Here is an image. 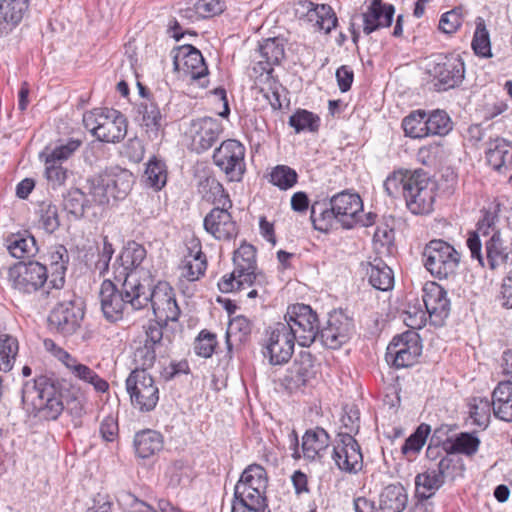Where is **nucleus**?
Segmentation results:
<instances>
[{
  "label": "nucleus",
  "instance_id": "nucleus-1",
  "mask_svg": "<svg viewBox=\"0 0 512 512\" xmlns=\"http://www.w3.org/2000/svg\"><path fill=\"white\" fill-rule=\"evenodd\" d=\"M65 387L54 375H39L26 382L22 389V401L29 413L41 420L54 421L64 411Z\"/></svg>",
  "mask_w": 512,
  "mask_h": 512
},
{
  "label": "nucleus",
  "instance_id": "nucleus-2",
  "mask_svg": "<svg viewBox=\"0 0 512 512\" xmlns=\"http://www.w3.org/2000/svg\"><path fill=\"white\" fill-rule=\"evenodd\" d=\"M121 289L111 280H104L99 298L104 317L110 322L122 319L125 310H140L147 306L144 285L139 279L122 280Z\"/></svg>",
  "mask_w": 512,
  "mask_h": 512
},
{
  "label": "nucleus",
  "instance_id": "nucleus-3",
  "mask_svg": "<svg viewBox=\"0 0 512 512\" xmlns=\"http://www.w3.org/2000/svg\"><path fill=\"white\" fill-rule=\"evenodd\" d=\"M235 268L229 275H225L218 283L221 292L229 293L240 290L246 286L262 284L264 275L256 273V249L251 244H242L233 256Z\"/></svg>",
  "mask_w": 512,
  "mask_h": 512
},
{
  "label": "nucleus",
  "instance_id": "nucleus-4",
  "mask_svg": "<svg viewBox=\"0 0 512 512\" xmlns=\"http://www.w3.org/2000/svg\"><path fill=\"white\" fill-rule=\"evenodd\" d=\"M83 124L99 141L118 143L127 134V119L113 108H95L83 115Z\"/></svg>",
  "mask_w": 512,
  "mask_h": 512
},
{
  "label": "nucleus",
  "instance_id": "nucleus-5",
  "mask_svg": "<svg viewBox=\"0 0 512 512\" xmlns=\"http://www.w3.org/2000/svg\"><path fill=\"white\" fill-rule=\"evenodd\" d=\"M395 8L391 4L383 3L382 0H366L362 6V12L354 13L351 16L349 31L354 43L360 37V31L364 34L371 33L392 24Z\"/></svg>",
  "mask_w": 512,
  "mask_h": 512
},
{
  "label": "nucleus",
  "instance_id": "nucleus-6",
  "mask_svg": "<svg viewBox=\"0 0 512 512\" xmlns=\"http://www.w3.org/2000/svg\"><path fill=\"white\" fill-rule=\"evenodd\" d=\"M422 258L427 271L440 280L455 275L460 264V253L441 239L429 241L424 247Z\"/></svg>",
  "mask_w": 512,
  "mask_h": 512
},
{
  "label": "nucleus",
  "instance_id": "nucleus-7",
  "mask_svg": "<svg viewBox=\"0 0 512 512\" xmlns=\"http://www.w3.org/2000/svg\"><path fill=\"white\" fill-rule=\"evenodd\" d=\"M282 323L288 327L293 339L300 346L309 347L318 338L320 326L318 315L309 305L296 303L289 306Z\"/></svg>",
  "mask_w": 512,
  "mask_h": 512
},
{
  "label": "nucleus",
  "instance_id": "nucleus-8",
  "mask_svg": "<svg viewBox=\"0 0 512 512\" xmlns=\"http://www.w3.org/2000/svg\"><path fill=\"white\" fill-rule=\"evenodd\" d=\"M437 195V183L423 170H415L404 196L408 210L415 215L429 214Z\"/></svg>",
  "mask_w": 512,
  "mask_h": 512
},
{
  "label": "nucleus",
  "instance_id": "nucleus-9",
  "mask_svg": "<svg viewBox=\"0 0 512 512\" xmlns=\"http://www.w3.org/2000/svg\"><path fill=\"white\" fill-rule=\"evenodd\" d=\"M428 73L436 91H447L458 87L465 76L464 62L458 54L437 55L430 62Z\"/></svg>",
  "mask_w": 512,
  "mask_h": 512
},
{
  "label": "nucleus",
  "instance_id": "nucleus-10",
  "mask_svg": "<svg viewBox=\"0 0 512 512\" xmlns=\"http://www.w3.org/2000/svg\"><path fill=\"white\" fill-rule=\"evenodd\" d=\"M131 404L141 412L153 411L159 401V388L153 377L143 370H132L125 381Z\"/></svg>",
  "mask_w": 512,
  "mask_h": 512
},
{
  "label": "nucleus",
  "instance_id": "nucleus-11",
  "mask_svg": "<svg viewBox=\"0 0 512 512\" xmlns=\"http://www.w3.org/2000/svg\"><path fill=\"white\" fill-rule=\"evenodd\" d=\"M63 299L50 312L48 321L52 329L71 335L80 327L84 317L82 301L71 292H63Z\"/></svg>",
  "mask_w": 512,
  "mask_h": 512
},
{
  "label": "nucleus",
  "instance_id": "nucleus-12",
  "mask_svg": "<svg viewBox=\"0 0 512 512\" xmlns=\"http://www.w3.org/2000/svg\"><path fill=\"white\" fill-rule=\"evenodd\" d=\"M282 322H277L265 330L263 355L271 365H284L289 362L296 340Z\"/></svg>",
  "mask_w": 512,
  "mask_h": 512
},
{
  "label": "nucleus",
  "instance_id": "nucleus-13",
  "mask_svg": "<svg viewBox=\"0 0 512 512\" xmlns=\"http://www.w3.org/2000/svg\"><path fill=\"white\" fill-rule=\"evenodd\" d=\"M421 352L419 334L414 330H408L392 339L387 346L385 359L396 368H405L414 365Z\"/></svg>",
  "mask_w": 512,
  "mask_h": 512
},
{
  "label": "nucleus",
  "instance_id": "nucleus-14",
  "mask_svg": "<svg viewBox=\"0 0 512 512\" xmlns=\"http://www.w3.org/2000/svg\"><path fill=\"white\" fill-rule=\"evenodd\" d=\"M12 287L23 294H31L43 288L45 284L49 288L50 275L48 267L37 261L19 263L9 271Z\"/></svg>",
  "mask_w": 512,
  "mask_h": 512
},
{
  "label": "nucleus",
  "instance_id": "nucleus-15",
  "mask_svg": "<svg viewBox=\"0 0 512 512\" xmlns=\"http://www.w3.org/2000/svg\"><path fill=\"white\" fill-rule=\"evenodd\" d=\"M245 147L237 140L228 139L214 151L213 161L230 181H241L245 172Z\"/></svg>",
  "mask_w": 512,
  "mask_h": 512
},
{
  "label": "nucleus",
  "instance_id": "nucleus-16",
  "mask_svg": "<svg viewBox=\"0 0 512 512\" xmlns=\"http://www.w3.org/2000/svg\"><path fill=\"white\" fill-rule=\"evenodd\" d=\"M144 295L147 298V305L151 304L156 319L164 324L178 320L180 309L174 291L167 282H159L152 291L144 285Z\"/></svg>",
  "mask_w": 512,
  "mask_h": 512
},
{
  "label": "nucleus",
  "instance_id": "nucleus-17",
  "mask_svg": "<svg viewBox=\"0 0 512 512\" xmlns=\"http://www.w3.org/2000/svg\"><path fill=\"white\" fill-rule=\"evenodd\" d=\"M267 475L265 469L257 464L249 465L241 474L234 488V499L246 501L267 500Z\"/></svg>",
  "mask_w": 512,
  "mask_h": 512
},
{
  "label": "nucleus",
  "instance_id": "nucleus-18",
  "mask_svg": "<svg viewBox=\"0 0 512 512\" xmlns=\"http://www.w3.org/2000/svg\"><path fill=\"white\" fill-rule=\"evenodd\" d=\"M332 459L339 470L348 474L358 473L363 466L360 446L349 433H339L333 448Z\"/></svg>",
  "mask_w": 512,
  "mask_h": 512
},
{
  "label": "nucleus",
  "instance_id": "nucleus-19",
  "mask_svg": "<svg viewBox=\"0 0 512 512\" xmlns=\"http://www.w3.org/2000/svg\"><path fill=\"white\" fill-rule=\"evenodd\" d=\"M222 132V124L216 118L202 117L192 120L188 131L191 150L198 154L209 150L218 141Z\"/></svg>",
  "mask_w": 512,
  "mask_h": 512
},
{
  "label": "nucleus",
  "instance_id": "nucleus-20",
  "mask_svg": "<svg viewBox=\"0 0 512 512\" xmlns=\"http://www.w3.org/2000/svg\"><path fill=\"white\" fill-rule=\"evenodd\" d=\"M352 330V320L341 312H334L329 314L326 325L319 327L317 339L329 349H338L348 342Z\"/></svg>",
  "mask_w": 512,
  "mask_h": 512
},
{
  "label": "nucleus",
  "instance_id": "nucleus-21",
  "mask_svg": "<svg viewBox=\"0 0 512 512\" xmlns=\"http://www.w3.org/2000/svg\"><path fill=\"white\" fill-rule=\"evenodd\" d=\"M146 255L144 246L135 241H129L113 264L115 281L121 282L128 278L139 279L136 269L142 264Z\"/></svg>",
  "mask_w": 512,
  "mask_h": 512
},
{
  "label": "nucleus",
  "instance_id": "nucleus-22",
  "mask_svg": "<svg viewBox=\"0 0 512 512\" xmlns=\"http://www.w3.org/2000/svg\"><path fill=\"white\" fill-rule=\"evenodd\" d=\"M422 298L431 323L442 326L451 310L447 291L436 282H428L423 287Z\"/></svg>",
  "mask_w": 512,
  "mask_h": 512
},
{
  "label": "nucleus",
  "instance_id": "nucleus-23",
  "mask_svg": "<svg viewBox=\"0 0 512 512\" xmlns=\"http://www.w3.org/2000/svg\"><path fill=\"white\" fill-rule=\"evenodd\" d=\"M230 208L232 206H215L204 218V229L217 240H231L238 234Z\"/></svg>",
  "mask_w": 512,
  "mask_h": 512
},
{
  "label": "nucleus",
  "instance_id": "nucleus-24",
  "mask_svg": "<svg viewBox=\"0 0 512 512\" xmlns=\"http://www.w3.org/2000/svg\"><path fill=\"white\" fill-rule=\"evenodd\" d=\"M173 64L175 70L183 71L191 80L201 81L208 75V67L201 52L189 44L178 47Z\"/></svg>",
  "mask_w": 512,
  "mask_h": 512
},
{
  "label": "nucleus",
  "instance_id": "nucleus-25",
  "mask_svg": "<svg viewBox=\"0 0 512 512\" xmlns=\"http://www.w3.org/2000/svg\"><path fill=\"white\" fill-rule=\"evenodd\" d=\"M330 205L334 207L337 222L343 228L351 229L359 223V213L363 210V202L358 194L342 191L331 197Z\"/></svg>",
  "mask_w": 512,
  "mask_h": 512
},
{
  "label": "nucleus",
  "instance_id": "nucleus-26",
  "mask_svg": "<svg viewBox=\"0 0 512 512\" xmlns=\"http://www.w3.org/2000/svg\"><path fill=\"white\" fill-rule=\"evenodd\" d=\"M49 268L48 274L50 275L49 285L51 290L46 292L47 296L53 298H60L61 289L65 284V274L67 265L69 263V254L63 245H55L50 248L48 252Z\"/></svg>",
  "mask_w": 512,
  "mask_h": 512
},
{
  "label": "nucleus",
  "instance_id": "nucleus-27",
  "mask_svg": "<svg viewBox=\"0 0 512 512\" xmlns=\"http://www.w3.org/2000/svg\"><path fill=\"white\" fill-rule=\"evenodd\" d=\"M285 56L284 43L280 38H267L263 40L255 53V59H259L255 71L270 74L273 66L280 64Z\"/></svg>",
  "mask_w": 512,
  "mask_h": 512
},
{
  "label": "nucleus",
  "instance_id": "nucleus-28",
  "mask_svg": "<svg viewBox=\"0 0 512 512\" xmlns=\"http://www.w3.org/2000/svg\"><path fill=\"white\" fill-rule=\"evenodd\" d=\"M112 199L122 200L132 190L135 178L127 169L115 166L102 172Z\"/></svg>",
  "mask_w": 512,
  "mask_h": 512
},
{
  "label": "nucleus",
  "instance_id": "nucleus-29",
  "mask_svg": "<svg viewBox=\"0 0 512 512\" xmlns=\"http://www.w3.org/2000/svg\"><path fill=\"white\" fill-rule=\"evenodd\" d=\"M488 164L499 173L512 171V143L496 138L490 140L485 151Z\"/></svg>",
  "mask_w": 512,
  "mask_h": 512
},
{
  "label": "nucleus",
  "instance_id": "nucleus-30",
  "mask_svg": "<svg viewBox=\"0 0 512 512\" xmlns=\"http://www.w3.org/2000/svg\"><path fill=\"white\" fill-rule=\"evenodd\" d=\"M29 0H0V37L11 32L23 19Z\"/></svg>",
  "mask_w": 512,
  "mask_h": 512
},
{
  "label": "nucleus",
  "instance_id": "nucleus-31",
  "mask_svg": "<svg viewBox=\"0 0 512 512\" xmlns=\"http://www.w3.org/2000/svg\"><path fill=\"white\" fill-rule=\"evenodd\" d=\"M445 482L440 478L433 468L419 473L415 477V495L418 498L416 510L422 509L429 504V499L435 495Z\"/></svg>",
  "mask_w": 512,
  "mask_h": 512
},
{
  "label": "nucleus",
  "instance_id": "nucleus-32",
  "mask_svg": "<svg viewBox=\"0 0 512 512\" xmlns=\"http://www.w3.org/2000/svg\"><path fill=\"white\" fill-rule=\"evenodd\" d=\"M313 356L309 352H301L288 369L285 381L290 388H300L314 377Z\"/></svg>",
  "mask_w": 512,
  "mask_h": 512
},
{
  "label": "nucleus",
  "instance_id": "nucleus-33",
  "mask_svg": "<svg viewBox=\"0 0 512 512\" xmlns=\"http://www.w3.org/2000/svg\"><path fill=\"white\" fill-rule=\"evenodd\" d=\"M141 125L150 138H158L164 128V119L158 105L150 98H144L137 106Z\"/></svg>",
  "mask_w": 512,
  "mask_h": 512
},
{
  "label": "nucleus",
  "instance_id": "nucleus-34",
  "mask_svg": "<svg viewBox=\"0 0 512 512\" xmlns=\"http://www.w3.org/2000/svg\"><path fill=\"white\" fill-rule=\"evenodd\" d=\"M408 504V493L400 483L385 486L379 494L381 512H403Z\"/></svg>",
  "mask_w": 512,
  "mask_h": 512
},
{
  "label": "nucleus",
  "instance_id": "nucleus-35",
  "mask_svg": "<svg viewBox=\"0 0 512 512\" xmlns=\"http://www.w3.org/2000/svg\"><path fill=\"white\" fill-rule=\"evenodd\" d=\"M508 240L500 231L492 233L485 243L486 260L491 270L510 264Z\"/></svg>",
  "mask_w": 512,
  "mask_h": 512
},
{
  "label": "nucleus",
  "instance_id": "nucleus-36",
  "mask_svg": "<svg viewBox=\"0 0 512 512\" xmlns=\"http://www.w3.org/2000/svg\"><path fill=\"white\" fill-rule=\"evenodd\" d=\"M494 416L505 422H512V382H500L492 393Z\"/></svg>",
  "mask_w": 512,
  "mask_h": 512
},
{
  "label": "nucleus",
  "instance_id": "nucleus-37",
  "mask_svg": "<svg viewBox=\"0 0 512 512\" xmlns=\"http://www.w3.org/2000/svg\"><path fill=\"white\" fill-rule=\"evenodd\" d=\"M329 442L330 437L323 428L307 430L302 437L303 457L308 460L321 458L328 448Z\"/></svg>",
  "mask_w": 512,
  "mask_h": 512
},
{
  "label": "nucleus",
  "instance_id": "nucleus-38",
  "mask_svg": "<svg viewBox=\"0 0 512 512\" xmlns=\"http://www.w3.org/2000/svg\"><path fill=\"white\" fill-rule=\"evenodd\" d=\"M369 283L377 290L388 291L394 286L392 269L380 258H375L367 268Z\"/></svg>",
  "mask_w": 512,
  "mask_h": 512
},
{
  "label": "nucleus",
  "instance_id": "nucleus-39",
  "mask_svg": "<svg viewBox=\"0 0 512 512\" xmlns=\"http://www.w3.org/2000/svg\"><path fill=\"white\" fill-rule=\"evenodd\" d=\"M198 193L215 206H232L229 195L214 176H206L199 181Z\"/></svg>",
  "mask_w": 512,
  "mask_h": 512
},
{
  "label": "nucleus",
  "instance_id": "nucleus-40",
  "mask_svg": "<svg viewBox=\"0 0 512 512\" xmlns=\"http://www.w3.org/2000/svg\"><path fill=\"white\" fill-rule=\"evenodd\" d=\"M480 446V439L475 433L462 432L454 438H447L443 442V449L448 454H464L473 456L477 453Z\"/></svg>",
  "mask_w": 512,
  "mask_h": 512
},
{
  "label": "nucleus",
  "instance_id": "nucleus-41",
  "mask_svg": "<svg viewBox=\"0 0 512 512\" xmlns=\"http://www.w3.org/2000/svg\"><path fill=\"white\" fill-rule=\"evenodd\" d=\"M206 268L207 262L203 252L200 249L195 253L189 250L179 265L180 278L194 282L204 275Z\"/></svg>",
  "mask_w": 512,
  "mask_h": 512
},
{
  "label": "nucleus",
  "instance_id": "nucleus-42",
  "mask_svg": "<svg viewBox=\"0 0 512 512\" xmlns=\"http://www.w3.org/2000/svg\"><path fill=\"white\" fill-rule=\"evenodd\" d=\"M134 447L136 454L146 459L163 448V439L161 434L154 430H143L135 435Z\"/></svg>",
  "mask_w": 512,
  "mask_h": 512
},
{
  "label": "nucleus",
  "instance_id": "nucleus-43",
  "mask_svg": "<svg viewBox=\"0 0 512 512\" xmlns=\"http://www.w3.org/2000/svg\"><path fill=\"white\" fill-rule=\"evenodd\" d=\"M309 24L319 32L329 34L338 24V18L333 8L328 4H316L310 14Z\"/></svg>",
  "mask_w": 512,
  "mask_h": 512
},
{
  "label": "nucleus",
  "instance_id": "nucleus-44",
  "mask_svg": "<svg viewBox=\"0 0 512 512\" xmlns=\"http://www.w3.org/2000/svg\"><path fill=\"white\" fill-rule=\"evenodd\" d=\"M6 247L9 253L17 259L29 258L38 252L36 240L31 235H11L6 240Z\"/></svg>",
  "mask_w": 512,
  "mask_h": 512
},
{
  "label": "nucleus",
  "instance_id": "nucleus-45",
  "mask_svg": "<svg viewBox=\"0 0 512 512\" xmlns=\"http://www.w3.org/2000/svg\"><path fill=\"white\" fill-rule=\"evenodd\" d=\"M83 188L91 205L103 206L108 204L111 199L102 172L87 178Z\"/></svg>",
  "mask_w": 512,
  "mask_h": 512
},
{
  "label": "nucleus",
  "instance_id": "nucleus-46",
  "mask_svg": "<svg viewBox=\"0 0 512 512\" xmlns=\"http://www.w3.org/2000/svg\"><path fill=\"white\" fill-rule=\"evenodd\" d=\"M64 209L75 218L80 219L92 205L84 188H71L63 199Z\"/></svg>",
  "mask_w": 512,
  "mask_h": 512
},
{
  "label": "nucleus",
  "instance_id": "nucleus-47",
  "mask_svg": "<svg viewBox=\"0 0 512 512\" xmlns=\"http://www.w3.org/2000/svg\"><path fill=\"white\" fill-rule=\"evenodd\" d=\"M288 124L295 133L317 132L320 127V117L306 109H297L290 117Z\"/></svg>",
  "mask_w": 512,
  "mask_h": 512
},
{
  "label": "nucleus",
  "instance_id": "nucleus-48",
  "mask_svg": "<svg viewBox=\"0 0 512 512\" xmlns=\"http://www.w3.org/2000/svg\"><path fill=\"white\" fill-rule=\"evenodd\" d=\"M252 332V322L243 315L232 318L226 333V345L228 352L231 353L233 345L231 338L234 337L238 342L242 343L248 340Z\"/></svg>",
  "mask_w": 512,
  "mask_h": 512
},
{
  "label": "nucleus",
  "instance_id": "nucleus-49",
  "mask_svg": "<svg viewBox=\"0 0 512 512\" xmlns=\"http://www.w3.org/2000/svg\"><path fill=\"white\" fill-rule=\"evenodd\" d=\"M414 176V171L409 170H395L390 173L383 183L386 194L390 197H398L399 195L406 194V187L408 182Z\"/></svg>",
  "mask_w": 512,
  "mask_h": 512
},
{
  "label": "nucleus",
  "instance_id": "nucleus-50",
  "mask_svg": "<svg viewBox=\"0 0 512 512\" xmlns=\"http://www.w3.org/2000/svg\"><path fill=\"white\" fill-rule=\"evenodd\" d=\"M310 219L316 230L327 232L337 222L336 211L331 205L329 208L322 207L319 202H314L311 205Z\"/></svg>",
  "mask_w": 512,
  "mask_h": 512
},
{
  "label": "nucleus",
  "instance_id": "nucleus-51",
  "mask_svg": "<svg viewBox=\"0 0 512 512\" xmlns=\"http://www.w3.org/2000/svg\"><path fill=\"white\" fill-rule=\"evenodd\" d=\"M143 181L146 186L156 191L161 190L167 181V172L164 162L156 158L149 160L143 175Z\"/></svg>",
  "mask_w": 512,
  "mask_h": 512
},
{
  "label": "nucleus",
  "instance_id": "nucleus-52",
  "mask_svg": "<svg viewBox=\"0 0 512 512\" xmlns=\"http://www.w3.org/2000/svg\"><path fill=\"white\" fill-rule=\"evenodd\" d=\"M426 113L422 110L411 112L402 120L405 135L411 138H424L428 136Z\"/></svg>",
  "mask_w": 512,
  "mask_h": 512
},
{
  "label": "nucleus",
  "instance_id": "nucleus-53",
  "mask_svg": "<svg viewBox=\"0 0 512 512\" xmlns=\"http://www.w3.org/2000/svg\"><path fill=\"white\" fill-rule=\"evenodd\" d=\"M492 403L487 398L473 397L469 402V415L473 423L485 429L491 417Z\"/></svg>",
  "mask_w": 512,
  "mask_h": 512
},
{
  "label": "nucleus",
  "instance_id": "nucleus-54",
  "mask_svg": "<svg viewBox=\"0 0 512 512\" xmlns=\"http://www.w3.org/2000/svg\"><path fill=\"white\" fill-rule=\"evenodd\" d=\"M70 373L77 379L88 383L93 386L96 392L105 393L109 389L108 382L100 377L89 366L78 362L70 371Z\"/></svg>",
  "mask_w": 512,
  "mask_h": 512
},
{
  "label": "nucleus",
  "instance_id": "nucleus-55",
  "mask_svg": "<svg viewBox=\"0 0 512 512\" xmlns=\"http://www.w3.org/2000/svg\"><path fill=\"white\" fill-rule=\"evenodd\" d=\"M18 353V341L16 338L8 335H0V371L9 372L15 362Z\"/></svg>",
  "mask_w": 512,
  "mask_h": 512
},
{
  "label": "nucleus",
  "instance_id": "nucleus-56",
  "mask_svg": "<svg viewBox=\"0 0 512 512\" xmlns=\"http://www.w3.org/2000/svg\"><path fill=\"white\" fill-rule=\"evenodd\" d=\"M269 182L280 190L286 191L297 184L298 174L287 165H277L269 174Z\"/></svg>",
  "mask_w": 512,
  "mask_h": 512
},
{
  "label": "nucleus",
  "instance_id": "nucleus-57",
  "mask_svg": "<svg viewBox=\"0 0 512 512\" xmlns=\"http://www.w3.org/2000/svg\"><path fill=\"white\" fill-rule=\"evenodd\" d=\"M426 125L429 135H447L453 127L449 115L443 110H434L428 116L426 115Z\"/></svg>",
  "mask_w": 512,
  "mask_h": 512
},
{
  "label": "nucleus",
  "instance_id": "nucleus-58",
  "mask_svg": "<svg viewBox=\"0 0 512 512\" xmlns=\"http://www.w3.org/2000/svg\"><path fill=\"white\" fill-rule=\"evenodd\" d=\"M471 45L476 55L480 57L492 56L489 32L484 19L481 17L476 19V29Z\"/></svg>",
  "mask_w": 512,
  "mask_h": 512
},
{
  "label": "nucleus",
  "instance_id": "nucleus-59",
  "mask_svg": "<svg viewBox=\"0 0 512 512\" xmlns=\"http://www.w3.org/2000/svg\"><path fill=\"white\" fill-rule=\"evenodd\" d=\"M39 224L41 228L52 234L60 226L58 208L55 204L49 201H43L38 208Z\"/></svg>",
  "mask_w": 512,
  "mask_h": 512
},
{
  "label": "nucleus",
  "instance_id": "nucleus-60",
  "mask_svg": "<svg viewBox=\"0 0 512 512\" xmlns=\"http://www.w3.org/2000/svg\"><path fill=\"white\" fill-rule=\"evenodd\" d=\"M81 146V141L76 139H70L65 144L58 145L53 149H46L41 157L45 158V161L53 162L57 164H63L64 161L68 160Z\"/></svg>",
  "mask_w": 512,
  "mask_h": 512
},
{
  "label": "nucleus",
  "instance_id": "nucleus-61",
  "mask_svg": "<svg viewBox=\"0 0 512 512\" xmlns=\"http://www.w3.org/2000/svg\"><path fill=\"white\" fill-rule=\"evenodd\" d=\"M161 350L140 342V345L135 348L133 354V363L135 368L133 370H143L147 372L155 364L157 353Z\"/></svg>",
  "mask_w": 512,
  "mask_h": 512
},
{
  "label": "nucleus",
  "instance_id": "nucleus-62",
  "mask_svg": "<svg viewBox=\"0 0 512 512\" xmlns=\"http://www.w3.org/2000/svg\"><path fill=\"white\" fill-rule=\"evenodd\" d=\"M430 433V426L421 424L416 431L411 434L404 442L401 451L404 455H415L420 452L426 442V438Z\"/></svg>",
  "mask_w": 512,
  "mask_h": 512
},
{
  "label": "nucleus",
  "instance_id": "nucleus-63",
  "mask_svg": "<svg viewBox=\"0 0 512 512\" xmlns=\"http://www.w3.org/2000/svg\"><path fill=\"white\" fill-rule=\"evenodd\" d=\"M69 170L62 164L45 161V177L50 188L56 190L65 185Z\"/></svg>",
  "mask_w": 512,
  "mask_h": 512
},
{
  "label": "nucleus",
  "instance_id": "nucleus-64",
  "mask_svg": "<svg viewBox=\"0 0 512 512\" xmlns=\"http://www.w3.org/2000/svg\"><path fill=\"white\" fill-rule=\"evenodd\" d=\"M433 469L445 482L446 478L454 479L457 474V470H463V463L460 458L447 453L440 459L436 467Z\"/></svg>",
  "mask_w": 512,
  "mask_h": 512
}]
</instances>
